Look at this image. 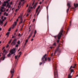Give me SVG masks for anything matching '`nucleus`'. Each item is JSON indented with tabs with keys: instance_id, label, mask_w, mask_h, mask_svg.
<instances>
[{
	"instance_id": "37998d69",
	"label": "nucleus",
	"mask_w": 78,
	"mask_h": 78,
	"mask_svg": "<svg viewBox=\"0 0 78 78\" xmlns=\"http://www.w3.org/2000/svg\"><path fill=\"white\" fill-rule=\"evenodd\" d=\"M12 2H11L10 3V5H12Z\"/></svg>"
},
{
	"instance_id": "f8f14e48",
	"label": "nucleus",
	"mask_w": 78,
	"mask_h": 78,
	"mask_svg": "<svg viewBox=\"0 0 78 78\" xmlns=\"http://www.w3.org/2000/svg\"><path fill=\"white\" fill-rule=\"evenodd\" d=\"M58 49H59V48H57V49L55 51V52L54 53V55H55V54H56V51H57L58 50Z\"/></svg>"
},
{
	"instance_id": "dca6fc26",
	"label": "nucleus",
	"mask_w": 78,
	"mask_h": 78,
	"mask_svg": "<svg viewBox=\"0 0 78 78\" xmlns=\"http://www.w3.org/2000/svg\"><path fill=\"white\" fill-rule=\"evenodd\" d=\"M14 27H15V25L13 24L12 25V29H14Z\"/></svg>"
},
{
	"instance_id": "72a5a7b5",
	"label": "nucleus",
	"mask_w": 78,
	"mask_h": 78,
	"mask_svg": "<svg viewBox=\"0 0 78 78\" xmlns=\"http://www.w3.org/2000/svg\"><path fill=\"white\" fill-rule=\"evenodd\" d=\"M11 7V5H9L8 6V8H10Z\"/></svg>"
},
{
	"instance_id": "473e14b6",
	"label": "nucleus",
	"mask_w": 78,
	"mask_h": 78,
	"mask_svg": "<svg viewBox=\"0 0 78 78\" xmlns=\"http://www.w3.org/2000/svg\"><path fill=\"white\" fill-rule=\"evenodd\" d=\"M39 13H40V12H38L37 14V16H38L39 15Z\"/></svg>"
},
{
	"instance_id": "58836bf2",
	"label": "nucleus",
	"mask_w": 78,
	"mask_h": 78,
	"mask_svg": "<svg viewBox=\"0 0 78 78\" xmlns=\"http://www.w3.org/2000/svg\"><path fill=\"white\" fill-rule=\"evenodd\" d=\"M6 12H5L4 13V15H6Z\"/></svg>"
},
{
	"instance_id": "ea45409f",
	"label": "nucleus",
	"mask_w": 78,
	"mask_h": 78,
	"mask_svg": "<svg viewBox=\"0 0 78 78\" xmlns=\"http://www.w3.org/2000/svg\"><path fill=\"white\" fill-rule=\"evenodd\" d=\"M3 17H4L3 16H2L1 18V19L3 20Z\"/></svg>"
},
{
	"instance_id": "0eeeda50",
	"label": "nucleus",
	"mask_w": 78,
	"mask_h": 78,
	"mask_svg": "<svg viewBox=\"0 0 78 78\" xmlns=\"http://www.w3.org/2000/svg\"><path fill=\"white\" fill-rule=\"evenodd\" d=\"M0 11L1 12H5L6 11V8H4L3 6H1V7Z\"/></svg>"
},
{
	"instance_id": "052dcab7",
	"label": "nucleus",
	"mask_w": 78,
	"mask_h": 78,
	"mask_svg": "<svg viewBox=\"0 0 78 78\" xmlns=\"http://www.w3.org/2000/svg\"><path fill=\"white\" fill-rule=\"evenodd\" d=\"M21 5V2H20L19 3V5Z\"/></svg>"
},
{
	"instance_id": "39448f33",
	"label": "nucleus",
	"mask_w": 78,
	"mask_h": 78,
	"mask_svg": "<svg viewBox=\"0 0 78 78\" xmlns=\"http://www.w3.org/2000/svg\"><path fill=\"white\" fill-rule=\"evenodd\" d=\"M55 70H54V77H56L57 76L58 77V72L56 70V69H55Z\"/></svg>"
},
{
	"instance_id": "c03bdc74",
	"label": "nucleus",
	"mask_w": 78,
	"mask_h": 78,
	"mask_svg": "<svg viewBox=\"0 0 78 78\" xmlns=\"http://www.w3.org/2000/svg\"><path fill=\"white\" fill-rule=\"evenodd\" d=\"M14 8H13L12 9V11H14Z\"/></svg>"
},
{
	"instance_id": "e2e57ef3",
	"label": "nucleus",
	"mask_w": 78,
	"mask_h": 78,
	"mask_svg": "<svg viewBox=\"0 0 78 78\" xmlns=\"http://www.w3.org/2000/svg\"><path fill=\"white\" fill-rule=\"evenodd\" d=\"M40 5H41V4H42V2H40L39 3Z\"/></svg>"
},
{
	"instance_id": "20e7f679",
	"label": "nucleus",
	"mask_w": 78,
	"mask_h": 78,
	"mask_svg": "<svg viewBox=\"0 0 78 78\" xmlns=\"http://www.w3.org/2000/svg\"><path fill=\"white\" fill-rule=\"evenodd\" d=\"M16 48H13L10 50V53H11V55H12V54H14L16 53Z\"/></svg>"
},
{
	"instance_id": "680f3d73",
	"label": "nucleus",
	"mask_w": 78,
	"mask_h": 78,
	"mask_svg": "<svg viewBox=\"0 0 78 78\" xmlns=\"http://www.w3.org/2000/svg\"><path fill=\"white\" fill-rule=\"evenodd\" d=\"M40 65H42V62H40Z\"/></svg>"
},
{
	"instance_id": "9d476101",
	"label": "nucleus",
	"mask_w": 78,
	"mask_h": 78,
	"mask_svg": "<svg viewBox=\"0 0 78 78\" xmlns=\"http://www.w3.org/2000/svg\"><path fill=\"white\" fill-rule=\"evenodd\" d=\"M37 3H36L33 6V9L34 8V9H35V8L36 7V6L37 5Z\"/></svg>"
},
{
	"instance_id": "a19ab883",
	"label": "nucleus",
	"mask_w": 78,
	"mask_h": 78,
	"mask_svg": "<svg viewBox=\"0 0 78 78\" xmlns=\"http://www.w3.org/2000/svg\"><path fill=\"white\" fill-rule=\"evenodd\" d=\"M53 45H55V46L56 45V43H55L53 44Z\"/></svg>"
},
{
	"instance_id": "338daca9",
	"label": "nucleus",
	"mask_w": 78,
	"mask_h": 78,
	"mask_svg": "<svg viewBox=\"0 0 78 78\" xmlns=\"http://www.w3.org/2000/svg\"><path fill=\"white\" fill-rule=\"evenodd\" d=\"M18 20H19V19H17L16 20V22H18Z\"/></svg>"
},
{
	"instance_id": "6ab92c4d",
	"label": "nucleus",
	"mask_w": 78,
	"mask_h": 78,
	"mask_svg": "<svg viewBox=\"0 0 78 78\" xmlns=\"http://www.w3.org/2000/svg\"><path fill=\"white\" fill-rule=\"evenodd\" d=\"M20 41H18V42H17V44H20Z\"/></svg>"
},
{
	"instance_id": "603ef678",
	"label": "nucleus",
	"mask_w": 78,
	"mask_h": 78,
	"mask_svg": "<svg viewBox=\"0 0 78 78\" xmlns=\"http://www.w3.org/2000/svg\"><path fill=\"white\" fill-rule=\"evenodd\" d=\"M15 37V36H13L12 37V39H14V37Z\"/></svg>"
},
{
	"instance_id": "393cba45",
	"label": "nucleus",
	"mask_w": 78,
	"mask_h": 78,
	"mask_svg": "<svg viewBox=\"0 0 78 78\" xmlns=\"http://www.w3.org/2000/svg\"><path fill=\"white\" fill-rule=\"evenodd\" d=\"M19 9H16L15 10V11L16 12H17V11H19Z\"/></svg>"
},
{
	"instance_id": "a18cd8bd",
	"label": "nucleus",
	"mask_w": 78,
	"mask_h": 78,
	"mask_svg": "<svg viewBox=\"0 0 78 78\" xmlns=\"http://www.w3.org/2000/svg\"><path fill=\"white\" fill-rule=\"evenodd\" d=\"M20 36V34L19 33L18 35V36Z\"/></svg>"
},
{
	"instance_id": "a211bd4d",
	"label": "nucleus",
	"mask_w": 78,
	"mask_h": 78,
	"mask_svg": "<svg viewBox=\"0 0 78 78\" xmlns=\"http://www.w3.org/2000/svg\"><path fill=\"white\" fill-rule=\"evenodd\" d=\"M12 41V39H11L9 42L8 44H9L11 42V41Z\"/></svg>"
},
{
	"instance_id": "49530a36",
	"label": "nucleus",
	"mask_w": 78,
	"mask_h": 78,
	"mask_svg": "<svg viewBox=\"0 0 78 78\" xmlns=\"http://www.w3.org/2000/svg\"><path fill=\"white\" fill-rule=\"evenodd\" d=\"M34 37H35V34H34V36H33V38H34Z\"/></svg>"
},
{
	"instance_id": "423d86ee",
	"label": "nucleus",
	"mask_w": 78,
	"mask_h": 78,
	"mask_svg": "<svg viewBox=\"0 0 78 78\" xmlns=\"http://www.w3.org/2000/svg\"><path fill=\"white\" fill-rule=\"evenodd\" d=\"M17 39H15L13 40V41L12 42L11 45L12 44V45H16L17 43Z\"/></svg>"
},
{
	"instance_id": "ddd939ff",
	"label": "nucleus",
	"mask_w": 78,
	"mask_h": 78,
	"mask_svg": "<svg viewBox=\"0 0 78 78\" xmlns=\"http://www.w3.org/2000/svg\"><path fill=\"white\" fill-rule=\"evenodd\" d=\"M22 17H21V21L20 23L19 24H21V23H22Z\"/></svg>"
},
{
	"instance_id": "2f4dec72",
	"label": "nucleus",
	"mask_w": 78,
	"mask_h": 78,
	"mask_svg": "<svg viewBox=\"0 0 78 78\" xmlns=\"http://www.w3.org/2000/svg\"><path fill=\"white\" fill-rule=\"evenodd\" d=\"M16 47H19V45H18V44H16Z\"/></svg>"
},
{
	"instance_id": "5fc2aeb1",
	"label": "nucleus",
	"mask_w": 78,
	"mask_h": 78,
	"mask_svg": "<svg viewBox=\"0 0 78 78\" xmlns=\"http://www.w3.org/2000/svg\"><path fill=\"white\" fill-rule=\"evenodd\" d=\"M34 2L33 3V4H32V6H33L34 5Z\"/></svg>"
},
{
	"instance_id": "7c9ffc66",
	"label": "nucleus",
	"mask_w": 78,
	"mask_h": 78,
	"mask_svg": "<svg viewBox=\"0 0 78 78\" xmlns=\"http://www.w3.org/2000/svg\"><path fill=\"white\" fill-rule=\"evenodd\" d=\"M9 47V45L7 44V45H6V48H8Z\"/></svg>"
},
{
	"instance_id": "79ce46f5",
	"label": "nucleus",
	"mask_w": 78,
	"mask_h": 78,
	"mask_svg": "<svg viewBox=\"0 0 78 78\" xmlns=\"http://www.w3.org/2000/svg\"><path fill=\"white\" fill-rule=\"evenodd\" d=\"M8 16V13H7L6 14V16Z\"/></svg>"
},
{
	"instance_id": "e433bc0d",
	"label": "nucleus",
	"mask_w": 78,
	"mask_h": 78,
	"mask_svg": "<svg viewBox=\"0 0 78 78\" xmlns=\"http://www.w3.org/2000/svg\"><path fill=\"white\" fill-rule=\"evenodd\" d=\"M5 51H6V49H4V51H3V53H5Z\"/></svg>"
},
{
	"instance_id": "5701e85b",
	"label": "nucleus",
	"mask_w": 78,
	"mask_h": 78,
	"mask_svg": "<svg viewBox=\"0 0 78 78\" xmlns=\"http://www.w3.org/2000/svg\"><path fill=\"white\" fill-rule=\"evenodd\" d=\"M17 57H18L17 55H16L15 56V59H17Z\"/></svg>"
},
{
	"instance_id": "f3484780",
	"label": "nucleus",
	"mask_w": 78,
	"mask_h": 78,
	"mask_svg": "<svg viewBox=\"0 0 78 78\" xmlns=\"http://www.w3.org/2000/svg\"><path fill=\"white\" fill-rule=\"evenodd\" d=\"M9 32H8L6 34V35H7L8 36H9Z\"/></svg>"
},
{
	"instance_id": "bb28decb",
	"label": "nucleus",
	"mask_w": 78,
	"mask_h": 78,
	"mask_svg": "<svg viewBox=\"0 0 78 78\" xmlns=\"http://www.w3.org/2000/svg\"><path fill=\"white\" fill-rule=\"evenodd\" d=\"M6 24H7V22H6V23H5L4 25V27H5L6 25Z\"/></svg>"
},
{
	"instance_id": "aec40b11",
	"label": "nucleus",
	"mask_w": 78,
	"mask_h": 78,
	"mask_svg": "<svg viewBox=\"0 0 78 78\" xmlns=\"http://www.w3.org/2000/svg\"><path fill=\"white\" fill-rule=\"evenodd\" d=\"M37 33V31H36V30H35L34 33V34H36Z\"/></svg>"
},
{
	"instance_id": "b1692460",
	"label": "nucleus",
	"mask_w": 78,
	"mask_h": 78,
	"mask_svg": "<svg viewBox=\"0 0 78 78\" xmlns=\"http://www.w3.org/2000/svg\"><path fill=\"white\" fill-rule=\"evenodd\" d=\"M39 9H37L36 10V13H37V11H38V10Z\"/></svg>"
},
{
	"instance_id": "13d9d810",
	"label": "nucleus",
	"mask_w": 78,
	"mask_h": 78,
	"mask_svg": "<svg viewBox=\"0 0 78 78\" xmlns=\"http://www.w3.org/2000/svg\"><path fill=\"white\" fill-rule=\"evenodd\" d=\"M35 21V19H33V22H34Z\"/></svg>"
},
{
	"instance_id": "864d4df0",
	"label": "nucleus",
	"mask_w": 78,
	"mask_h": 78,
	"mask_svg": "<svg viewBox=\"0 0 78 78\" xmlns=\"http://www.w3.org/2000/svg\"><path fill=\"white\" fill-rule=\"evenodd\" d=\"M59 40H57V42L58 43H59Z\"/></svg>"
},
{
	"instance_id": "bf43d9fd",
	"label": "nucleus",
	"mask_w": 78,
	"mask_h": 78,
	"mask_svg": "<svg viewBox=\"0 0 78 78\" xmlns=\"http://www.w3.org/2000/svg\"><path fill=\"white\" fill-rule=\"evenodd\" d=\"M75 68V66H73V69H74V68Z\"/></svg>"
},
{
	"instance_id": "4be33fe9",
	"label": "nucleus",
	"mask_w": 78,
	"mask_h": 78,
	"mask_svg": "<svg viewBox=\"0 0 78 78\" xmlns=\"http://www.w3.org/2000/svg\"><path fill=\"white\" fill-rule=\"evenodd\" d=\"M14 24L15 26H16V25H17V22H15Z\"/></svg>"
},
{
	"instance_id": "774afa93",
	"label": "nucleus",
	"mask_w": 78,
	"mask_h": 78,
	"mask_svg": "<svg viewBox=\"0 0 78 78\" xmlns=\"http://www.w3.org/2000/svg\"><path fill=\"white\" fill-rule=\"evenodd\" d=\"M4 48H5V47H3L2 48V50H4Z\"/></svg>"
},
{
	"instance_id": "f03ea898",
	"label": "nucleus",
	"mask_w": 78,
	"mask_h": 78,
	"mask_svg": "<svg viewBox=\"0 0 78 78\" xmlns=\"http://www.w3.org/2000/svg\"><path fill=\"white\" fill-rule=\"evenodd\" d=\"M62 30H61L58 35V39H61V36L62 35Z\"/></svg>"
},
{
	"instance_id": "de8ad7c7",
	"label": "nucleus",
	"mask_w": 78,
	"mask_h": 78,
	"mask_svg": "<svg viewBox=\"0 0 78 78\" xmlns=\"http://www.w3.org/2000/svg\"><path fill=\"white\" fill-rule=\"evenodd\" d=\"M50 48L51 49H52V48H53V47H51V46L50 47Z\"/></svg>"
},
{
	"instance_id": "4468645a",
	"label": "nucleus",
	"mask_w": 78,
	"mask_h": 78,
	"mask_svg": "<svg viewBox=\"0 0 78 78\" xmlns=\"http://www.w3.org/2000/svg\"><path fill=\"white\" fill-rule=\"evenodd\" d=\"M2 58H3L2 61H4V60H5V56H4L2 57L1 59H2Z\"/></svg>"
},
{
	"instance_id": "8fccbe9b",
	"label": "nucleus",
	"mask_w": 78,
	"mask_h": 78,
	"mask_svg": "<svg viewBox=\"0 0 78 78\" xmlns=\"http://www.w3.org/2000/svg\"><path fill=\"white\" fill-rule=\"evenodd\" d=\"M18 31V29H16V30H15L16 32H17Z\"/></svg>"
},
{
	"instance_id": "c9c22d12",
	"label": "nucleus",
	"mask_w": 78,
	"mask_h": 78,
	"mask_svg": "<svg viewBox=\"0 0 78 78\" xmlns=\"http://www.w3.org/2000/svg\"><path fill=\"white\" fill-rule=\"evenodd\" d=\"M23 26H24V25L23 24V26H22V27L21 28V30H22V28H23Z\"/></svg>"
},
{
	"instance_id": "6e6552de",
	"label": "nucleus",
	"mask_w": 78,
	"mask_h": 78,
	"mask_svg": "<svg viewBox=\"0 0 78 78\" xmlns=\"http://www.w3.org/2000/svg\"><path fill=\"white\" fill-rule=\"evenodd\" d=\"M70 71H71V73L70 74H69L68 78H72V76H71V75L72 73V72H74V70H73V69H72Z\"/></svg>"
},
{
	"instance_id": "f704fd0d",
	"label": "nucleus",
	"mask_w": 78,
	"mask_h": 78,
	"mask_svg": "<svg viewBox=\"0 0 78 78\" xmlns=\"http://www.w3.org/2000/svg\"><path fill=\"white\" fill-rule=\"evenodd\" d=\"M37 8V9H39L40 8V5L38 6Z\"/></svg>"
},
{
	"instance_id": "4d7b16f0",
	"label": "nucleus",
	"mask_w": 78,
	"mask_h": 78,
	"mask_svg": "<svg viewBox=\"0 0 78 78\" xmlns=\"http://www.w3.org/2000/svg\"><path fill=\"white\" fill-rule=\"evenodd\" d=\"M8 11H9V9H7L6 10V11L7 12H8Z\"/></svg>"
},
{
	"instance_id": "69168bd1",
	"label": "nucleus",
	"mask_w": 78,
	"mask_h": 78,
	"mask_svg": "<svg viewBox=\"0 0 78 78\" xmlns=\"http://www.w3.org/2000/svg\"><path fill=\"white\" fill-rule=\"evenodd\" d=\"M30 11H31V10H30V9L29 10V11H28L29 12H30Z\"/></svg>"
},
{
	"instance_id": "7ed1b4c3",
	"label": "nucleus",
	"mask_w": 78,
	"mask_h": 78,
	"mask_svg": "<svg viewBox=\"0 0 78 78\" xmlns=\"http://www.w3.org/2000/svg\"><path fill=\"white\" fill-rule=\"evenodd\" d=\"M47 56V54H45L43 56V57H42L41 58V61L42 62H44V63H45V62L44 61V60H43L44 59V58H45V61H47V57H45Z\"/></svg>"
},
{
	"instance_id": "c85d7f7f",
	"label": "nucleus",
	"mask_w": 78,
	"mask_h": 78,
	"mask_svg": "<svg viewBox=\"0 0 78 78\" xmlns=\"http://www.w3.org/2000/svg\"><path fill=\"white\" fill-rule=\"evenodd\" d=\"M48 61H50V58H48Z\"/></svg>"
},
{
	"instance_id": "412c9836",
	"label": "nucleus",
	"mask_w": 78,
	"mask_h": 78,
	"mask_svg": "<svg viewBox=\"0 0 78 78\" xmlns=\"http://www.w3.org/2000/svg\"><path fill=\"white\" fill-rule=\"evenodd\" d=\"M4 2V3L6 4V3H8V1H5Z\"/></svg>"
},
{
	"instance_id": "2eb2a0df",
	"label": "nucleus",
	"mask_w": 78,
	"mask_h": 78,
	"mask_svg": "<svg viewBox=\"0 0 78 78\" xmlns=\"http://www.w3.org/2000/svg\"><path fill=\"white\" fill-rule=\"evenodd\" d=\"M11 53H9L8 55H7V56L8 57H9L10 56H11Z\"/></svg>"
},
{
	"instance_id": "4c0bfd02",
	"label": "nucleus",
	"mask_w": 78,
	"mask_h": 78,
	"mask_svg": "<svg viewBox=\"0 0 78 78\" xmlns=\"http://www.w3.org/2000/svg\"><path fill=\"white\" fill-rule=\"evenodd\" d=\"M11 31V28H10L8 30L9 31Z\"/></svg>"
},
{
	"instance_id": "09e8293b",
	"label": "nucleus",
	"mask_w": 78,
	"mask_h": 78,
	"mask_svg": "<svg viewBox=\"0 0 78 78\" xmlns=\"http://www.w3.org/2000/svg\"><path fill=\"white\" fill-rule=\"evenodd\" d=\"M71 9H75L73 7H71Z\"/></svg>"
},
{
	"instance_id": "cd10ccee",
	"label": "nucleus",
	"mask_w": 78,
	"mask_h": 78,
	"mask_svg": "<svg viewBox=\"0 0 78 78\" xmlns=\"http://www.w3.org/2000/svg\"><path fill=\"white\" fill-rule=\"evenodd\" d=\"M20 53V54L19 56H20L21 55H22V52L21 51H20V52H19V54Z\"/></svg>"
},
{
	"instance_id": "6e6d98bb",
	"label": "nucleus",
	"mask_w": 78,
	"mask_h": 78,
	"mask_svg": "<svg viewBox=\"0 0 78 78\" xmlns=\"http://www.w3.org/2000/svg\"><path fill=\"white\" fill-rule=\"evenodd\" d=\"M4 20H6V17H5L4 18Z\"/></svg>"
},
{
	"instance_id": "9b49d317",
	"label": "nucleus",
	"mask_w": 78,
	"mask_h": 78,
	"mask_svg": "<svg viewBox=\"0 0 78 78\" xmlns=\"http://www.w3.org/2000/svg\"><path fill=\"white\" fill-rule=\"evenodd\" d=\"M6 6V4L4 2V3L2 4V6L4 7V6Z\"/></svg>"
},
{
	"instance_id": "c756f323",
	"label": "nucleus",
	"mask_w": 78,
	"mask_h": 78,
	"mask_svg": "<svg viewBox=\"0 0 78 78\" xmlns=\"http://www.w3.org/2000/svg\"><path fill=\"white\" fill-rule=\"evenodd\" d=\"M28 39L26 40V41H25V42L26 43H27V42H28Z\"/></svg>"
},
{
	"instance_id": "a878e982",
	"label": "nucleus",
	"mask_w": 78,
	"mask_h": 78,
	"mask_svg": "<svg viewBox=\"0 0 78 78\" xmlns=\"http://www.w3.org/2000/svg\"><path fill=\"white\" fill-rule=\"evenodd\" d=\"M31 36L30 35H29V37H28V38L27 39L28 40L29 39H30V37Z\"/></svg>"
},
{
	"instance_id": "1a4fd4ad",
	"label": "nucleus",
	"mask_w": 78,
	"mask_h": 78,
	"mask_svg": "<svg viewBox=\"0 0 78 78\" xmlns=\"http://www.w3.org/2000/svg\"><path fill=\"white\" fill-rule=\"evenodd\" d=\"M11 73L12 74V75L11 76V78H12V77H13V74L14 73V69H13L12 70H11Z\"/></svg>"
},
{
	"instance_id": "3c124183",
	"label": "nucleus",
	"mask_w": 78,
	"mask_h": 78,
	"mask_svg": "<svg viewBox=\"0 0 78 78\" xmlns=\"http://www.w3.org/2000/svg\"><path fill=\"white\" fill-rule=\"evenodd\" d=\"M33 34V32H32L30 34V35H31H31Z\"/></svg>"
},
{
	"instance_id": "f257e3e1",
	"label": "nucleus",
	"mask_w": 78,
	"mask_h": 78,
	"mask_svg": "<svg viewBox=\"0 0 78 78\" xmlns=\"http://www.w3.org/2000/svg\"><path fill=\"white\" fill-rule=\"evenodd\" d=\"M67 6H68V8L66 10V12L68 13V12H69V9L70 7H71V6L70 5L71 4V2H67Z\"/></svg>"
},
{
	"instance_id": "0e129e2a",
	"label": "nucleus",
	"mask_w": 78,
	"mask_h": 78,
	"mask_svg": "<svg viewBox=\"0 0 78 78\" xmlns=\"http://www.w3.org/2000/svg\"><path fill=\"white\" fill-rule=\"evenodd\" d=\"M26 44H27V43L25 42V43L24 44V45H26Z\"/></svg>"
}]
</instances>
